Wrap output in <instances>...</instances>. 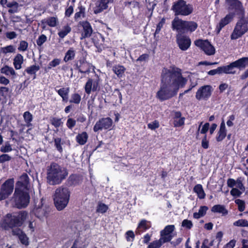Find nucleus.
Listing matches in <instances>:
<instances>
[{
    "instance_id": "47",
    "label": "nucleus",
    "mask_w": 248,
    "mask_h": 248,
    "mask_svg": "<svg viewBox=\"0 0 248 248\" xmlns=\"http://www.w3.org/2000/svg\"><path fill=\"white\" fill-rule=\"evenodd\" d=\"M11 145L8 142H6L4 145L0 147V152L2 153H8L12 151Z\"/></svg>"
},
{
    "instance_id": "11",
    "label": "nucleus",
    "mask_w": 248,
    "mask_h": 248,
    "mask_svg": "<svg viewBox=\"0 0 248 248\" xmlns=\"http://www.w3.org/2000/svg\"><path fill=\"white\" fill-rule=\"evenodd\" d=\"M14 181L13 179L6 180L1 186L0 192V201L8 197L13 191Z\"/></svg>"
},
{
    "instance_id": "63",
    "label": "nucleus",
    "mask_w": 248,
    "mask_h": 248,
    "mask_svg": "<svg viewBox=\"0 0 248 248\" xmlns=\"http://www.w3.org/2000/svg\"><path fill=\"white\" fill-rule=\"evenodd\" d=\"M6 37L10 39H13L17 37V34L15 31H10L6 33Z\"/></svg>"
},
{
    "instance_id": "1",
    "label": "nucleus",
    "mask_w": 248,
    "mask_h": 248,
    "mask_svg": "<svg viewBox=\"0 0 248 248\" xmlns=\"http://www.w3.org/2000/svg\"><path fill=\"white\" fill-rule=\"evenodd\" d=\"M161 76L160 88L156 93L157 98L161 101L174 96L179 89L184 87L187 81L182 75L181 70L175 66L164 68Z\"/></svg>"
},
{
    "instance_id": "13",
    "label": "nucleus",
    "mask_w": 248,
    "mask_h": 248,
    "mask_svg": "<svg viewBox=\"0 0 248 248\" xmlns=\"http://www.w3.org/2000/svg\"><path fill=\"white\" fill-rule=\"evenodd\" d=\"M176 43L179 48L183 50H187L191 45V40L188 36L184 34H176Z\"/></svg>"
},
{
    "instance_id": "17",
    "label": "nucleus",
    "mask_w": 248,
    "mask_h": 248,
    "mask_svg": "<svg viewBox=\"0 0 248 248\" xmlns=\"http://www.w3.org/2000/svg\"><path fill=\"white\" fill-rule=\"evenodd\" d=\"M11 217V215H7V218L4 219V221L6 222V224H4V222L1 223V226L3 227L5 229H7V227H13L14 226H20L22 224V222L19 220L17 214L14 215L11 218V222L8 224L7 222L9 220L10 217Z\"/></svg>"
},
{
    "instance_id": "24",
    "label": "nucleus",
    "mask_w": 248,
    "mask_h": 248,
    "mask_svg": "<svg viewBox=\"0 0 248 248\" xmlns=\"http://www.w3.org/2000/svg\"><path fill=\"white\" fill-rule=\"evenodd\" d=\"M12 233L14 235L18 236L19 239L22 244L28 245V238L26 235L21 231V230L19 229H15L13 230Z\"/></svg>"
},
{
    "instance_id": "8",
    "label": "nucleus",
    "mask_w": 248,
    "mask_h": 248,
    "mask_svg": "<svg viewBox=\"0 0 248 248\" xmlns=\"http://www.w3.org/2000/svg\"><path fill=\"white\" fill-rule=\"evenodd\" d=\"M248 30V22L244 19L239 20L231 34V38L232 40L236 39L243 35Z\"/></svg>"
},
{
    "instance_id": "3",
    "label": "nucleus",
    "mask_w": 248,
    "mask_h": 248,
    "mask_svg": "<svg viewBox=\"0 0 248 248\" xmlns=\"http://www.w3.org/2000/svg\"><path fill=\"white\" fill-rule=\"evenodd\" d=\"M70 192L68 188L60 186L57 188L54 195L55 205L59 211H61L66 207L70 199Z\"/></svg>"
},
{
    "instance_id": "22",
    "label": "nucleus",
    "mask_w": 248,
    "mask_h": 248,
    "mask_svg": "<svg viewBox=\"0 0 248 248\" xmlns=\"http://www.w3.org/2000/svg\"><path fill=\"white\" fill-rule=\"evenodd\" d=\"M91 67V64L84 60H79L76 64L77 69L81 73H89Z\"/></svg>"
},
{
    "instance_id": "33",
    "label": "nucleus",
    "mask_w": 248,
    "mask_h": 248,
    "mask_svg": "<svg viewBox=\"0 0 248 248\" xmlns=\"http://www.w3.org/2000/svg\"><path fill=\"white\" fill-rule=\"evenodd\" d=\"M88 139V135L86 132H83L77 135L76 140L77 142L80 145H84Z\"/></svg>"
},
{
    "instance_id": "7",
    "label": "nucleus",
    "mask_w": 248,
    "mask_h": 248,
    "mask_svg": "<svg viewBox=\"0 0 248 248\" xmlns=\"http://www.w3.org/2000/svg\"><path fill=\"white\" fill-rule=\"evenodd\" d=\"M227 184L228 187L232 188L230 194L233 197H239L245 190V187L240 178H238L236 180L229 178Z\"/></svg>"
},
{
    "instance_id": "32",
    "label": "nucleus",
    "mask_w": 248,
    "mask_h": 248,
    "mask_svg": "<svg viewBox=\"0 0 248 248\" xmlns=\"http://www.w3.org/2000/svg\"><path fill=\"white\" fill-rule=\"evenodd\" d=\"M0 72L7 76H12L15 78L16 76V72L13 68L8 65H5L2 67L0 69Z\"/></svg>"
},
{
    "instance_id": "2",
    "label": "nucleus",
    "mask_w": 248,
    "mask_h": 248,
    "mask_svg": "<svg viewBox=\"0 0 248 248\" xmlns=\"http://www.w3.org/2000/svg\"><path fill=\"white\" fill-rule=\"evenodd\" d=\"M46 179L50 185L60 184L68 175L67 170L56 163H52L47 168Z\"/></svg>"
},
{
    "instance_id": "55",
    "label": "nucleus",
    "mask_w": 248,
    "mask_h": 248,
    "mask_svg": "<svg viewBox=\"0 0 248 248\" xmlns=\"http://www.w3.org/2000/svg\"><path fill=\"white\" fill-rule=\"evenodd\" d=\"M247 220L241 219L233 222V225L237 227H246L247 225Z\"/></svg>"
},
{
    "instance_id": "40",
    "label": "nucleus",
    "mask_w": 248,
    "mask_h": 248,
    "mask_svg": "<svg viewBox=\"0 0 248 248\" xmlns=\"http://www.w3.org/2000/svg\"><path fill=\"white\" fill-rule=\"evenodd\" d=\"M125 69L123 66L117 65L114 66L112 68L113 71L117 75L118 77H122Z\"/></svg>"
},
{
    "instance_id": "45",
    "label": "nucleus",
    "mask_w": 248,
    "mask_h": 248,
    "mask_svg": "<svg viewBox=\"0 0 248 248\" xmlns=\"http://www.w3.org/2000/svg\"><path fill=\"white\" fill-rule=\"evenodd\" d=\"M108 207L107 205L103 203H98L96 207V212L103 214L107 212Z\"/></svg>"
},
{
    "instance_id": "53",
    "label": "nucleus",
    "mask_w": 248,
    "mask_h": 248,
    "mask_svg": "<svg viewBox=\"0 0 248 248\" xmlns=\"http://www.w3.org/2000/svg\"><path fill=\"white\" fill-rule=\"evenodd\" d=\"M51 124L55 127H59L62 124L61 119L60 118H53L51 120Z\"/></svg>"
},
{
    "instance_id": "62",
    "label": "nucleus",
    "mask_w": 248,
    "mask_h": 248,
    "mask_svg": "<svg viewBox=\"0 0 248 248\" xmlns=\"http://www.w3.org/2000/svg\"><path fill=\"white\" fill-rule=\"evenodd\" d=\"M135 237L134 232L131 231H128L126 233V238L128 241H132Z\"/></svg>"
},
{
    "instance_id": "9",
    "label": "nucleus",
    "mask_w": 248,
    "mask_h": 248,
    "mask_svg": "<svg viewBox=\"0 0 248 248\" xmlns=\"http://www.w3.org/2000/svg\"><path fill=\"white\" fill-rule=\"evenodd\" d=\"M194 44L207 55H213L216 52L215 48L207 40L198 39L194 41Z\"/></svg>"
},
{
    "instance_id": "19",
    "label": "nucleus",
    "mask_w": 248,
    "mask_h": 248,
    "mask_svg": "<svg viewBox=\"0 0 248 248\" xmlns=\"http://www.w3.org/2000/svg\"><path fill=\"white\" fill-rule=\"evenodd\" d=\"M29 187V178L26 173H24L19 178L16 184V188L28 190Z\"/></svg>"
},
{
    "instance_id": "42",
    "label": "nucleus",
    "mask_w": 248,
    "mask_h": 248,
    "mask_svg": "<svg viewBox=\"0 0 248 248\" xmlns=\"http://www.w3.org/2000/svg\"><path fill=\"white\" fill-rule=\"evenodd\" d=\"M23 118L26 123L27 126L30 127L31 126V122L32 121L33 118L32 114L29 111H26L23 114Z\"/></svg>"
},
{
    "instance_id": "20",
    "label": "nucleus",
    "mask_w": 248,
    "mask_h": 248,
    "mask_svg": "<svg viewBox=\"0 0 248 248\" xmlns=\"http://www.w3.org/2000/svg\"><path fill=\"white\" fill-rule=\"evenodd\" d=\"M59 24L58 18L57 16H49L41 21V26L45 30L46 26L50 27H55Z\"/></svg>"
},
{
    "instance_id": "14",
    "label": "nucleus",
    "mask_w": 248,
    "mask_h": 248,
    "mask_svg": "<svg viewBox=\"0 0 248 248\" xmlns=\"http://www.w3.org/2000/svg\"><path fill=\"white\" fill-rule=\"evenodd\" d=\"M175 229L173 225H169L166 226L165 228L160 232V239L164 243L171 241L173 238L172 232Z\"/></svg>"
},
{
    "instance_id": "27",
    "label": "nucleus",
    "mask_w": 248,
    "mask_h": 248,
    "mask_svg": "<svg viewBox=\"0 0 248 248\" xmlns=\"http://www.w3.org/2000/svg\"><path fill=\"white\" fill-rule=\"evenodd\" d=\"M198 28V24L194 21H186L185 22V33L192 32Z\"/></svg>"
},
{
    "instance_id": "4",
    "label": "nucleus",
    "mask_w": 248,
    "mask_h": 248,
    "mask_svg": "<svg viewBox=\"0 0 248 248\" xmlns=\"http://www.w3.org/2000/svg\"><path fill=\"white\" fill-rule=\"evenodd\" d=\"M30 196L28 190L15 188L13 196L15 206L17 208H25L30 202Z\"/></svg>"
},
{
    "instance_id": "36",
    "label": "nucleus",
    "mask_w": 248,
    "mask_h": 248,
    "mask_svg": "<svg viewBox=\"0 0 248 248\" xmlns=\"http://www.w3.org/2000/svg\"><path fill=\"white\" fill-rule=\"evenodd\" d=\"M193 190L197 194L198 197L200 199H202L205 198V194L204 193L202 186L201 184L196 185L194 186Z\"/></svg>"
},
{
    "instance_id": "57",
    "label": "nucleus",
    "mask_w": 248,
    "mask_h": 248,
    "mask_svg": "<svg viewBox=\"0 0 248 248\" xmlns=\"http://www.w3.org/2000/svg\"><path fill=\"white\" fill-rule=\"evenodd\" d=\"M159 126V124L158 121L156 120L154 121L153 122L149 123L148 124V128L154 130L155 129L158 128Z\"/></svg>"
},
{
    "instance_id": "28",
    "label": "nucleus",
    "mask_w": 248,
    "mask_h": 248,
    "mask_svg": "<svg viewBox=\"0 0 248 248\" xmlns=\"http://www.w3.org/2000/svg\"><path fill=\"white\" fill-rule=\"evenodd\" d=\"M221 74H234L236 73L233 62L226 66H220Z\"/></svg>"
},
{
    "instance_id": "38",
    "label": "nucleus",
    "mask_w": 248,
    "mask_h": 248,
    "mask_svg": "<svg viewBox=\"0 0 248 248\" xmlns=\"http://www.w3.org/2000/svg\"><path fill=\"white\" fill-rule=\"evenodd\" d=\"M208 208L206 206H202L200 207L198 212H195L193 214V217L196 219H199L203 217L206 213Z\"/></svg>"
},
{
    "instance_id": "29",
    "label": "nucleus",
    "mask_w": 248,
    "mask_h": 248,
    "mask_svg": "<svg viewBox=\"0 0 248 248\" xmlns=\"http://www.w3.org/2000/svg\"><path fill=\"white\" fill-rule=\"evenodd\" d=\"M235 68L243 69L248 65V57H243L233 62Z\"/></svg>"
},
{
    "instance_id": "50",
    "label": "nucleus",
    "mask_w": 248,
    "mask_h": 248,
    "mask_svg": "<svg viewBox=\"0 0 248 248\" xmlns=\"http://www.w3.org/2000/svg\"><path fill=\"white\" fill-rule=\"evenodd\" d=\"M235 203L238 205V208L239 211L243 212L245 209V203L244 201L240 199H236Z\"/></svg>"
},
{
    "instance_id": "44",
    "label": "nucleus",
    "mask_w": 248,
    "mask_h": 248,
    "mask_svg": "<svg viewBox=\"0 0 248 248\" xmlns=\"http://www.w3.org/2000/svg\"><path fill=\"white\" fill-rule=\"evenodd\" d=\"M164 243L159 238V240H155L150 243L147 248H160Z\"/></svg>"
},
{
    "instance_id": "43",
    "label": "nucleus",
    "mask_w": 248,
    "mask_h": 248,
    "mask_svg": "<svg viewBox=\"0 0 248 248\" xmlns=\"http://www.w3.org/2000/svg\"><path fill=\"white\" fill-rule=\"evenodd\" d=\"M81 96L78 93H74L71 96V99L70 100V103L78 104L81 101Z\"/></svg>"
},
{
    "instance_id": "39",
    "label": "nucleus",
    "mask_w": 248,
    "mask_h": 248,
    "mask_svg": "<svg viewBox=\"0 0 248 248\" xmlns=\"http://www.w3.org/2000/svg\"><path fill=\"white\" fill-rule=\"evenodd\" d=\"M33 214L38 218H41L46 215V212L42 207H35L33 210Z\"/></svg>"
},
{
    "instance_id": "21",
    "label": "nucleus",
    "mask_w": 248,
    "mask_h": 248,
    "mask_svg": "<svg viewBox=\"0 0 248 248\" xmlns=\"http://www.w3.org/2000/svg\"><path fill=\"white\" fill-rule=\"evenodd\" d=\"M113 0H100L96 4V6L94 8V13L96 14L102 12L104 10L107 9L108 4L112 3Z\"/></svg>"
},
{
    "instance_id": "25",
    "label": "nucleus",
    "mask_w": 248,
    "mask_h": 248,
    "mask_svg": "<svg viewBox=\"0 0 248 248\" xmlns=\"http://www.w3.org/2000/svg\"><path fill=\"white\" fill-rule=\"evenodd\" d=\"M226 133L227 131L226 129L225 122L224 121H222L220 125L219 130L217 133L216 138L217 140V141H222L225 138Z\"/></svg>"
},
{
    "instance_id": "61",
    "label": "nucleus",
    "mask_w": 248,
    "mask_h": 248,
    "mask_svg": "<svg viewBox=\"0 0 248 248\" xmlns=\"http://www.w3.org/2000/svg\"><path fill=\"white\" fill-rule=\"evenodd\" d=\"M19 218V220L23 223V221L26 219L27 213L25 211H21L18 214H16Z\"/></svg>"
},
{
    "instance_id": "15",
    "label": "nucleus",
    "mask_w": 248,
    "mask_h": 248,
    "mask_svg": "<svg viewBox=\"0 0 248 248\" xmlns=\"http://www.w3.org/2000/svg\"><path fill=\"white\" fill-rule=\"evenodd\" d=\"M212 87L210 85H204L201 87L196 92L197 99L207 100L211 95Z\"/></svg>"
},
{
    "instance_id": "30",
    "label": "nucleus",
    "mask_w": 248,
    "mask_h": 248,
    "mask_svg": "<svg viewBox=\"0 0 248 248\" xmlns=\"http://www.w3.org/2000/svg\"><path fill=\"white\" fill-rule=\"evenodd\" d=\"M24 58L23 56L18 53L14 59L13 64L16 70L21 68V65L23 63Z\"/></svg>"
},
{
    "instance_id": "12",
    "label": "nucleus",
    "mask_w": 248,
    "mask_h": 248,
    "mask_svg": "<svg viewBox=\"0 0 248 248\" xmlns=\"http://www.w3.org/2000/svg\"><path fill=\"white\" fill-rule=\"evenodd\" d=\"M112 124V120L109 117L101 118L95 123L93 127V131L96 132L103 129H111Z\"/></svg>"
},
{
    "instance_id": "6",
    "label": "nucleus",
    "mask_w": 248,
    "mask_h": 248,
    "mask_svg": "<svg viewBox=\"0 0 248 248\" xmlns=\"http://www.w3.org/2000/svg\"><path fill=\"white\" fill-rule=\"evenodd\" d=\"M225 7L228 10L229 14L238 16L241 17L244 16V9L241 2L238 0H225Z\"/></svg>"
},
{
    "instance_id": "49",
    "label": "nucleus",
    "mask_w": 248,
    "mask_h": 248,
    "mask_svg": "<svg viewBox=\"0 0 248 248\" xmlns=\"http://www.w3.org/2000/svg\"><path fill=\"white\" fill-rule=\"evenodd\" d=\"M62 139L60 138H57L54 139V145L56 147L57 150L60 152H62Z\"/></svg>"
},
{
    "instance_id": "48",
    "label": "nucleus",
    "mask_w": 248,
    "mask_h": 248,
    "mask_svg": "<svg viewBox=\"0 0 248 248\" xmlns=\"http://www.w3.org/2000/svg\"><path fill=\"white\" fill-rule=\"evenodd\" d=\"M39 67L35 65H31L26 69V72L30 75H35L39 70Z\"/></svg>"
},
{
    "instance_id": "51",
    "label": "nucleus",
    "mask_w": 248,
    "mask_h": 248,
    "mask_svg": "<svg viewBox=\"0 0 248 248\" xmlns=\"http://www.w3.org/2000/svg\"><path fill=\"white\" fill-rule=\"evenodd\" d=\"M76 121L69 117H68L66 125L69 129H72L73 127L76 125Z\"/></svg>"
},
{
    "instance_id": "46",
    "label": "nucleus",
    "mask_w": 248,
    "mask_h": 248,
    "mask_svg": "<svg viewBox=\"0 0 248 248\" xmlns=\"http://www.w3.org/2000/svg\"><path fill=\"white\" fill-rule=\"evenodd\" d=\"M29 46V44L27 42L22 40L20 41L18 46V50L20 52L26 51Z\"/></svg>"
},
{
    "instance_id": "23",
    "label": "nucleus",
    "mask_w": 248,
    "mask_h": 248,
    "mask_svg": "<svg viewBox=\"0 0 248 248\" xmlns=\"http://www.w3.org/2000/svg\"><path fill=\"white\" fill-rule=\"evenodd\" d=\"M232 15L228 14L224 18L221 19L218 24L217 26L216 31L217 33H219L221 29L226 25L228 24L233 19Z\"/></svg>"
},
{
    "instance_id": "64",
    "label": "nucleus",
    "mask_w": 248,
    "mask_h": 248,
    "mask_svg": "<svg viewBox=\"0 0 248 248\" xmlns=\"http://www.w3.org/2000/svg\"><path fill=\"white\" fill-rule=\"evenodd\" d=\"M236 241L234 239L231 240L225 245L224 248H233L235 245Z\"/></svg>"
},
{
    "instance_id": "37",
    "label": "nucleus",
    "mask_w": 248,
    "mask_h": 248,
    "mask_svg": "<svg viewBox=\"0 0 248 248\" xmlns=\"http://www.w3.org/2000/svg\"><path fill=\"white\" fill-rule=\"evenodd\" d=\"M75 49L73 47H70L65 53L63 61L65 62H67L73 60L75 57Z\"/></svg>"
},
{
    "instance_id": "52",
    "label": "nucleus",
    "mask_w": 248,
    "mask_h": 248,
    "mask_svg": "<svg viewBox=\"0 0 248 248\" xmlns=\"http://www.w3.org/2000/svg\"><path fill=\"white\" fill-rule=\"evenodd\" d=\"M185 117L179 118L178 119L174 120L173 124L175 127H180L182 126L185 124Z\"/></svg>"
},
{
    "instance_id": "5",
    "label": "nucleus",
    "mask_w": 248,
    "mask_h": 248,
    "mask_svg": "<svg viewBox=\"0 0 248 248\" xmlns=\"http://www.w3.org/2000/svg\"><path fill=\"white\" fill-rule=\"evenodd\" d=\"M171 10L175 16H187L193 12V7L184 0H178L173 3Z\"/></svg>"
},
{
    "instance_id": "59",
    "label": "nucleus",
    "mask_w": 248,
    "mask_h": 248,
    "mask_svg": "<svg viewBox=\"0 0 248 248\" xmlns=\"http://www.w3.org/2000/svg\"><path fill=\"white\" fill-rule=\"evenodd\" d=\"M60 63V60L59 59H55L51 61L48 65V68L51 69L52 67H56Z\"/></svg>"
},
{
    "instance_id": "34",
    "label": "nucleus",
    "mask_w": 248,
    "mask_h": 248,
    "mask_svg": "<svg viewBox=\"0 0 248 248\" xmlns=\"http://www.w3.org/2000/svg\"><path fill=\"white\" fill-rule=\"evenodd\" d=\"M58 94L62 98V101L67 102L68 98V94L70 91L69 88H62L56 90Z\"/></svg>"
},
{
    "instance_id": "41",
    "label": "nucleus",
    "mask_w": 248,
    "mask_h": 248,
    "mask_svg": "<svg viewBox=\"0 0 248 248\" xmlns=\"http://www.w3.org/2000/svg\"><path fill=\"white\" fill-rule=\"evenodd\" d=\"M71 31V27L69 25H66L62 27V29L58 33V34L60 38H63Z\"/></svg>"
},
{
    "instance_id": "56",
    "label": "nucleus",
    "mask_w": 248,
    "mask_h": 248,
    "mask_svg": "<svg viewBox=\"0 0 248 248\" xmlns=\"http://www.w3.org/2000/svg\"><path fill=\"white\" fill-rule=\"evenodd\" d=\"M47 40L46 36L44 34L40 35L36 41V43L38 46H41Z\"/></svg>"
},
{
    "instance_id": "60",
    "label": "nucleus",
    "mask_w": 248,
    "mask_h": 248,
    "mask_svg": "<svg viewBox=\"0 0 248 248\" xmlns=\"http://www.w3.org/2000/svg\"><path fill=\"white\" fill-rule=\"evenodd\" d=\"M11 159V157L8 154H2L0 155V163H3Z\"/></svg>"
},
{
    "instance_id": "16",
    "label": "nucleus",
    "mask_w": 248,
    "mask_h": 248,
    "mask_svg": "<svg viewBox=\"0 0 248 248\" xmlns=\"http://www.w3.org/2000/svg\"><path fill=\"white\" fill-rule=\"evenodd\" d=\"M185 20L176 16L171 22V28L173 31H176L177 34H185Z\"/></svg>"
},
{
    "instance_id": "18",
    "label": "nucleus",
    "mask_w": 248,
    "mask_h": 248,
    "mask_svg": "<svg viewBox=\"0 0 248 248\" xmlns=\"http://www.w3.org/2000/svg\"><path fill=\"white\" fill-rule=\"evenodd\" d=\"M79 25L82 27L80 39L82 40L86 38L91 37L93 33V29L90 23L86 21H83L79 23Z\"/></svg>"
},
{
    "instance_id": "54",
    "label": "nucleus",
    "mask_w": 248,
    "mask_h": 248,
    "mask_svg": "<svg viewBox=\"0 0 248 248\" xmlns=\"http://www.w3.org/2000/svg\"><path fill=\"white\" fill-rule=\"evenodd\" d=\"M85 13V8L83 7H80L79 8V11L77 12L75 15V18L76 20L80 18L81 16L83 17L84 16Z\"/></svg>"
},
{
    "instance_id": "26",
    "label": "nucleus",
    "mask_w": 248,
    "mask_h": 248,
    "mask_svg": "<svg viewBox=\"0 0 248 248\" xmlns=\"http://www.w3.org/2000/svg\"><path fill=\"white\" fill-rule=\"evenodd\" d=\"M151 226L150 222L145 219L142 220L139 224L137 229V232L140 234L149 229Z\"/></svg>"
},
{
    "instance_id": "31",
    "label": "nucleus",
    "mask_w": 248,
    "mask_h": 248,
    "mask_svg": "<svg viewBox=\"0 0 248 248\" xmlns=\"http://www.w3.org/2000/svg\"><path fill=\"white\" fill-rule=\"evenodd\" d=\"M211 211L214 213L221 214L223 216L228 214V211L223 205L217 204L213 206L211 209Z\"/></svg>"
},
{
    "instance_id": "10",
    "label": "nucleus",
    "mask_w": 248,
    "mask_h": 248,
    "mask_svg": "<svg viewBox=\"0 0 248 248\" xmlns=\"http://www.w3.org/2000/svg\"><path fill=\"white\" fill-rule=\"evenodd\" d=\"M101 79L98 76H95L93 78H89L84 87L86 93L90 94L92 92L98 91Z\"/></svg>"
},
{
    "instance_id": "35",
    "label": "nucleus",
    "mask_w": 248,
    "mask_h": 248,
    "mask_svg": "<svg viewBox=\"0 0 248 248\" xmlns=\"http://www.w3.org/2000/svg\"><path fill=\"white\" fill-rule=\"evenodd\" d=\"M16 48L13 45H9L0 48V54L4 55H7L8 53H15Z\"/></svg>"
},
{
    "instance_id": "58",
    "label": "nucleus",
    "mask_w": 248,
    "mask_h": 248,
    "mask_svg": "<svg viewBox=\"0 0 248 248\" xmlns=\"http://www.w3.org/2000/svg\"><path fill=\"white\" fill-rule=\"evenodd\" d=\"M182 226L188 229H190L193 227V223L189 220L184 219L182 222Z\"/></svg>"
}]
</instances>
